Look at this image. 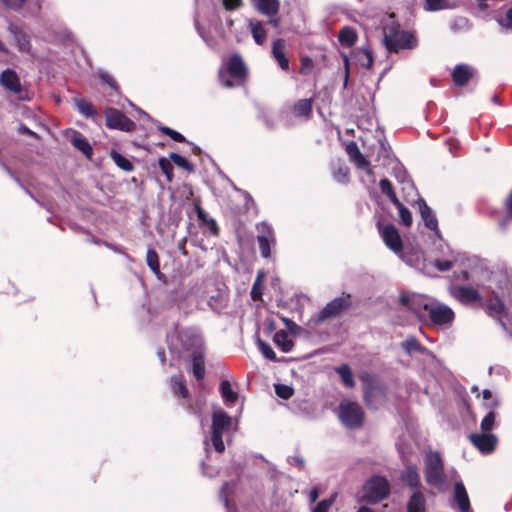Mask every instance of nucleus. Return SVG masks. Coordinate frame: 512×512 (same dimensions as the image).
I'll list each match as a JSON object with an SVG mask.
<instances>
[{
  "mask_svg": "<svg viewBox=\"0 0 512 512\" xmlns=\"http://www.w3.org/2000/svg\"><path fill=\"white\" fill-rule=\"evenodd\" d=\"M424 476L426 483L440 492L449 488L448 474L444 471V463L438 452H427L424 459Z\"/></svg>",
  "mask_w": 512,
  "mask_h": 512,
  "instance_id": "nucleus-1",
  "label": "nucleus"
},
{
  "mask_svg": "<svg viewBox=\"0 0 512 512\" xmlns=\"http://www.w3.org/2000/svg\"><path fill=\"white\" fill-rule=\"evenodd\" d=\"M233 429V419L221 409L214 410L212 413L211 425V444L217 453L225 450L223 437Z\"/></svg>",
  "mask_w": 512,
  "mask_h": 512,
  "instance_id": "nucleus-2",
  "label": "nucleus"
},
{
  "mask_svg": "<svg viewBox=\"0 0 512 512\" xmlns=\"http://www.w3.org/2000/svg\"><path fill=\"white\" fill-rule=\"evenodd\" d=\"M338 417L346 428L356 429L363 424L364 411L357 402L344 399L339 404Z\"/></svg>",
  "mask_w": 512,
  "mask_h": 512,
  "instance_id": "nucleus-3",
  "label": "nucleus"
},
{
  "mask_svg": "<svg viewBox=\"0 0 512 512\" xmlns=\"http://www.w3.org/2000/svg\"><path fill=\"white\" fill-rule=\"evenodd\" d=\"M384 45L390 52H398L401 49H411L415 46V37L406 31L390 27L385 31Z\"/></svg>",
  "mask_w": 512,
  "mask_h": 512,
  "instance_id": "nucleus-4",
  "label": "nucleus"
},
{
  "mask_svg": "<svg viewBox=\"0 0 512 512\" xmlns=\"http://www.w3.org/2000/svg\"><path fill=\"white\" fill-rule=\"evenodd\" d=\"M432 298L416 293H402L400 302L403 306L411 310L419 319H424L428 313V307Z\"/></svg>",
  "mask_w": 512,
  "mask_h": 512,
  "instance_id": "nucleus-5",
  "label": "nucleus"
},
{
  "mask_svg": "<svg viewBox=\"0 0 512 512\" xmlns=\"http://www.w3.org/2000/svg\"><path fill=\"white\" fill-rule=\"evenodd\" d=\"M427 316L434 325L448 327L452 324L455 314L449 306L433 299L428 307Z\"/></svg>",
  "mask_w": 512,
  "mask_h": 512,
  "instance_id": "nucleus-6",
  "label": "nucleus"
},
{
  "mask_svg": "<svg viewBox=\"0 0 512 512\" xmlns=\"http://www.w3.org/2000/svg\"><path fill=\"white\" fill-rule=\"evenodd\" d=\"M365 497L370 503H377L389 494V483L381 476L370 478L364 485Z\"/></svg>",
  "mask_w": 512,
  "mask_h": 512,
  "instance_id": "nucleus-7",
  "label": "nucleus"
},
{
  "mask_svg": "<svg viewBox=\"0 0 512 512\" xmlns=\"http://www.w3.org/2000/svg\"><path fill=\"white\" fill-rule=\"evenodd\" d=\"M351 305L350 296H341L333 299L317 314L316 321L322 322L327 319L339 316Z\"/></svg>",
  "mask_w": 512,
  "mask_h": 512,
  "instance_id": "nucleus-8",
  "label": "nucleus"
},
{
  "mask_svg": "<svg viewBox=\"0 0 512 512\" xmlns=\"http://www.w3.org/2000/svg\"><path fill=\"white\" fill-rule=\"evenodd\" d=\"M256 229L258 231L257 242L261 256L268 258L271 255V245H274L276 242L274 230L265 222L258 224Z\"/></svg>",
  "mask_w": 512,
  "mask_h": 512,
  "instance_id": "nucleus-9",
  "label": "nucleus"
},
{
  "mask_svg": "<svg viewBox=\"0 0 512 512\" xmlns=\"http://www.w3.org/2000/svg\"><path fill=\"white\" fill-rule=\"evenodd\" d=\"M106 125L109 128L126 132H130L135 128L134 122L117 109H109L106 112Z\"/></svg>",
  "mask_w": 512,
  "mask_h": 512,
  "instance_id": "nucleus-10",
  "label": "nucleus"
},
{
  "mask_svg": "<svg viewBox=\"0 0 512 512\" xmlns=\"http://www.w3.org/2000/svg\"><path fill=\"white\" fill-rule=\"evenodd\" d=\"M378 228L386 246L396 254L400 253L402 251V240L397 228L392 224L384 225L382 227L378 225Z\"/></svg>",
  "mask_w": 512,
  "mask_h": 512,
  "instance_id": "nucleus-11",
  "label": "nucleus"
},
{
  "mask_svg": "<svg viewBox=\"0 0 512 512\" xmlns=\"http://www.w3.org/2000/svg\"><path fill=\"white\" fill-rule=\"evenodd\" d=\"M178 338L182 343L185 350H192L194 352H202L203 338L194 330H183L179 332Z\"/></svg>",
  "mask_w": 512,
  "mask_h": 512,
  "instance_id": "nucleus-12",
  "label": "nucleus"
},
{
  "mask_svg": "<svg viewBox=\"0 0 512 512\" xmlns=\"http://www.w3.org/2000/svg\"><path fill=\"white\" fill-rule=\"evenodd\" d=\"M470 440L473 445L483 454H490L493 452L497 443L496 436L487 432H483L481 434H471Z\"/></svg>",
  "mask_w": 512,
  "mask_h": 512,
  "instance_id": "nucleus-13",
  "label": "nucleus"
},
{
  "mask_svg": "<svg viewBox=\"0 0 512 512\" xmlns=\"http://www.w3.org/2000/svg\"><path fill=\"white\" fill-rule=\"evenodd\" d=\"M227 72L237 82H242L247 76V67L239 54H233L227 62Z\"/></svg>",
  "mask_w": 512,
  "mask_h": 512,
  "instance_id": "nucleus-14",
  "label": "nucleus"
},
{
  "mask_svg": "<svg viewBox=\"0 0 512 512\" xmlns=\"http://www.w3.org/2000/svg\"><path fill=\"white\" fill-rule=\"evenodd\" d=\"M10 34L14 37V43L20 52L29 53L31 50L30 37L23 31V29L14 24L13 22L8 23L7 27Z\"/></svg>",
  "mask_w": 512,
  "mask_h": 512,
  "instance_id": "nucleus-15",
  "label": "nucleus"
},
{
  "mask_svg": "<svg viewBox=\"0 0 512 512\" xmlns=\"http://www.w3.org/2000/svg\"><path fill=\"white\" fill-rule=\"evenodd\" d=\"M417 204L419 207L421 218L425 224V226L435 231L436 235H440V232L438 230V221L434 214V212L431 210V208L427 205V203L422 198H418Z\"/></svg>",
  "mask_w": 512,
  "mask_h": 512,
  "instance_id": "nucleus-16",
  "label": "nucleus"
},
{
  "mask_svg": "<svg viewBox=\"0 0 512 512\" xmlns=\"http://www.w3.org/2000/svg\"><path fill=\"white\" fill-rule=\"evenodd\" d=\"M364 400L367 406L377 408L385 402L386 396L382 388L369 385L364 389Z\"/></svg>",
  "mask_w": 512,
  "mask_h": 512,
  "instance_id": "nucleus-17",
  "label": "nucleus"
},
{
  "mask_svg": "<svg viewBox=\"0 0 512 512\" xmlns=\"http://www.w3.org/2000/svg\"><path fill=\"white\" fill-rule=\"evenodd\" d=\"M453 496L460 512H473L471 510L468 494L461 481L455 483Z\"/></svg>",
  "mask_w": 512,
  "mask_h": 512,
  "instance_id": "nucleus-18",
  "label": "nucleus"
},
{
  "mask_svg": "<svg viewBox=\"0 0 512 512\" xmlns=\"http://www.w3.org/2000/svg\"><path fill=\"white\" fill-rule=\"evenodd\" d=\"M451 294L462 303H471L480 299L478 292L472 287L456 286L451 289Z\"/></svg>",
  "mask_w": 512,
  "mask_h": 512,
  "instance_id": "nucleus-19",
  "label": "nucleus"
},
{
  "mask_svg": "<svg viewBox=\"0 0 512 512\" xmlns=\"http://www.w3.org/2000/svg\"><path fill=\"white\" fill-rule=\"evenodd\" d=\"M0 83L9 91L18 94L21 92V84L15 71L7 69L0 75Z\"/></svg>",
  "mask_w": 512,
  "mask_h": 512,
  "instance_id": "nucleus-20",
  "label": "nucleus"
},
{
  "mask_svg": "<svg viewBox=\"0 0 512 512\" xmlns=\"http://www.w3.org/2000/svg\"><path fill=\"white\" fill-rule=\"evenodd\" d=\"M473 74L474 70L472 67L466 64H459L454 68L452 78L456 85L464 86L473 77Z\"/></svg>",
  "mask_w": 512,
  "mask_h": 512,
  "instance_id": "nucleus-21",
  "label": "nucleus"
},
{
  "mask_svg": "<svg viewBox=\"0 0 512 512\" xmlns=\"http://www.w3.org/2000/svg\"><path fill=\"white\" fill-rule=\"evenodd\" d=\"M286 43L283 39H276L272 45V54L282 70L289 69V61L285 55Z\"/></svg>",
  "mask_w": 512,
  "mask_h": 512,
  "instance_id": "nucleus-22",
  "label": "nucleus"
},
{
  "mask_svg": "<svg viewBox=\"0 0 512 512\" xmlns=\"http://www.w3.org/2000/svg\"><path fill=\"white\" fill-rule=\"evenodd\" d=\"M72 145L81 151L87 158H91L93 149L87 139L79 132L74 131L71 137Z\"/></svg>",
  "mask_w": 512,
  "mask_h": 512,
  "instance_id": "nucleus-23",
  "label": "nucleus"
},
{
  "mask_svg": "<svg viewBox=\"0 0 512 512\" xmlns=\"http://www.w3.org/2000/svg\"><path fill=\"white\" fill-rule=\"evenodd\" d=\"M253 5L260 11L262 14L267 16H273L277 14L279 10V1L278 0H251Z\"/></svg>",
  "mask_w": 512,
  "mask_h": 512,
  "instance_id": "nucleus-24",
  "label": "nucleus"
},
{
  "mask_svg": "<svg viewBox=\"0 0 512 512\" xmlns=\"http://www.w3.org/2000/svg\"><path fill=\"white\" fill-rule=\"evenodd\" d=\"M402 479L411 488L418 489L421 486L420 476L417 471V468L414 465H410V466L406 467V469L403 473Z\"/></svg>",
  "mask_w": 512,
  "mask_h": 512,
  "instance_id": "nucleus-25",
  "label": "nucleus"
},
{
  "mask_svg": "<svg viewBox=\"0 0 512 512\" xmlns=\"http://www.w3.org/2000/svg\"><path fill=\"white\" fill-rule=\"evenodd\" d=\"M408 512H425V498L421 491H415L407 505Z\"/></svg>",
  "mask_w": 512,
  "mask_h": 512,
  "instance_id": "nucleus-26",
  "label": "nucleus"
},
{
  "mask_svg": "<svg viewBox=\"0 0 512 512\" xmlns=\"http://www.w3.org/2000/svg\"><path fill=\"white\" fill-rule=\"evenodd\" d=\"M274 343L283 351L289 352L293 347V342L289 338L288 333L285 330H279L274 334Z\"/></svg>",
  "mask_w": 512,
  "mask_h": 512,
  "instance_id": "nucleus-27",
  "label": "nucleus"
},
{
  "mask_svg": "<svg viewBox=\"0 0 512 512\" xmlns=\"http://www.w3.org/2000/svg\"><path fill=\"white\" fill-rule=\"evenodd\" d=\"M338 40L341 43V45L351 47L355 44L357 40L356 31L348 26L343 27L339 32Z\"/></svg>",
  "mask_w": 512,
  "mask_h": 512,
  "instance_id": "nucleus-28",
  "label": "nucleus"
},
{
  "mask_svg": "<svg viewBox=\"0 0 512 512\" xmlns=\"http://www.w3.org/2000/svg\"><path fill=\"white\" fill-rule=\"evenodd\" d=\"M193 374L197 380H202L205 376V365L203 352H194L192 357Z\"/></svg>",
  "mask_w": 512,
  "mask_h": 512,
  "instance_id": "nucleus-29",
  "label": "nucleus"
},
{
  "mask_svg": "<svg viewBox=\"0 0 512 512\" xmlns=\"http://www.w3.org/2000/svg\"><path fill=\"white\" fill-rule=\"evenodd\" d=\"M460 254L456 253L454 251H451L449 253V256L447 259H437L434 262V266L439 271H449L453 265L459 260Z\"/></svg>",
  "mask_w": 512,
  "mask_h": 512,
  "instance_id": "nucleus-30",
  "label": "nucleus"
},
{
  "mask_svg": "<svg viewBox=\"0 0 512 512\" xmlns=\"http://www.w3.org/2000/svg\"><path fill=\"white\" fill-rule=\"evenodd\" d=\"M455 5L450 0H425L424 9L426 11H440L452 9Z\"/></svg>",
  "mask_w": 512,
  "mask_h": 512,
  "instance_id": "nucleus-31",
  "label": "nucleus"
},
{
  "mask_svg": "<svg viewBox=\"0 0 512 512\" xmlns=\"http://www.w3.org/2000/svg\"><path fill=\"white\" fill-rule=\"evenodd\" d=\"M220 393L227 403H235L238 399V393L233 391L228 380H224L220 384Z\"/></svg>",
  "mask_w": 512,
  "mask_h": 512,
  "instance_id": "nucleus-32",
  "label": "nucleus"
},
{
  "mask_svg": "<svg viewBox=\"0 0 512 512\" xmlns=\"http://www.w3.org/2000/svg\"><path fill=\"white\" fill-rule=\"evenodd\" d=\"M355 56L359 64L367 69L373 65L372 52L368 48H362L355 52Z\"/></svg>",
  "mask_w": 512,
  "mask_h": 512,
  "instance_id": "nucleus-33",
  "label": "nucleus"
},
{
  "mask_svg": "<svg viewBox=\"0 0 512 512\" xmlns=\"http://www.w3.org/2000/svg\"><path fill=\"white\" fill-rule=\"evenodd\" d=\"M250 29L255 42L262 45L266 40V31L261 22H251Z\"/></svg>",
  "mask_w": 512,
  "mask_h": 512,
  "instance_id": "nucleus-34",
  "label": "nucleus"
},
{
  "mask_svg": "<svg viewBox=\"0 0 512 512\" xmlns=\"http://www.w3.org/2000/svg\"><path fill=\"white\" fill-rule=\"evenodd\" d=\"M336 372L339 374L345 386L349 388L354 387L355 381L353 378L352 371L348 365H341L340 367L336 368Z\"/></svg>",
  "mask_w": 512,
  "mask_h": 512,
  "instance_id": "nucleus-35",
  "label": "nucleus"
},
{
  "mask_svg": "<svg viewBox=\"0 0 512 512\" xmlns=\"http://www.w3.org/2000/svg\"><path fill=\"white\" fill-rule=\"evenodd\" d=\"M170 386L173 394L177 397L186 398L188 396V390L184 383L178 377H172L170 380Z\"/></svg>",
  "mask_w": 512,
  "mask_h": 512,
  "instance_id": "nucleus-36",
  "label": "nucleus"
},
{
  "mask_svg": "<svg viewBox=\"0 0 512 512\" xmlns=\"http://www.w3.org/2000/svg\"><path fill=\"white\" fill-rule=\"evenodd\" d=\"M294 111L297 116L308 117L312 111V100L302 99L298 101L294 106Z\"/></svg>",
  "mask_w": 512,
  "mask_h": 512,
  "instance_id": "nucleus-37",
  "label": "nucleus"
},
{
  "mask_svg": "<svg viewBox=\"0 0 512 512\" xmlns=\"http://www.w3.org/2000/svg\"><path fill=\"white\" fill-rule=\"evenodd\" d=\"M74 102L79 112L83 114L85 117H92L95 115V110L93 106L85 99L75 98Z\"/></svg>",
  "mask_w": 512,
  "mask_h": 512,
  "instance_id": "nucleus-38",
  "label": "nucleus"
},
{
  "mask_svg": "<svg viewBox=\"0 0 512 512\" xmlns=\"http://www.w3.org/2000/svg\"><path fill=\"white\" fill-rule=\"evenodd\" d=\"M111 158L115 162V164L121 168L124 171H132L133 170V164L128 160L126 157L121 155L120 153L116 151L111 152Z\"/></svg>",
  "mask_w": 512,
  "mask_h": 512,
  "instance_id": "nucleus-39",
  "label": "nucleus"
},
{
  "mask_svg": "<svg viewBox=\"0 0 512 512\" xmlns=\"http://www.w3.org/2000/svg\"><path fill=\"white\" fill-rule=\"evenodd\" d=\"M402 348L408 354H413L415 352H422L423 347L419 343V341L415 337H408L403 343Z\"/></svg>",
  "mask_w": 512,
  "mask_h": 512,
  "instance_id": "nucleus-40",
  "label": "nucleus"
},
{
  "mask_svg": "<svg viewBox=\"0 0 512 512\" xmlns=\"http://www.w3.org/2000/svg\"><path fill=\"white\" fill-rule=\"evenodd\" d=\"M146 261L149 268L158 275L160 273L159 258L155 250L149 249L146 254Z\"/></svg>",
  "mask_w": 512,
  "mask_h": 512,
  "instance_id": "nucleus-41",
  "label": "nucleus"
},
{
  "mask_svg": "<svg viewBox=\"0 0 512 512\" xmlns=\"http://www.w3.org/2000/svg\"><path fill=\"white\" fill-rule=\"evenodd\" d=\"M350 160L353 161L358 168L364 170L368 176L373 175V172L370 168V162L364 157V155L361 152H359Z\"/></svg>",
  "mask_w": 512,
  "mask_h": 512,
  "instance_id": "nucleus-42",
  "label": "nucleus"
},
{
  "mask_svg": "<svg viewBox=\"0 0 512 512\" xmlns=\"http://www.w3.org/2000/svg\"><path fill=\"white\" fill-rule=\"evenodd\" d=\"M350 160L353 161L358 168L364 170L368 176L373 175V172L370 168V162L364 157V155L361 152H359Z\"/></svg>",
  "mask_w": 512,
  "mask_h": 512,
  "instance_id": "nucleus-43",
  "label": "nucleus"
},
{
  "mask_svg": "<svg viewBox=\"0 0 512 512\" xmlns=\"http://www.w3.org/2000/svg\"><path fill=\"white\" fill-rule=\"evenodd\" d=\"M401 185L402 191L405 193L407 201H409V198L413 200V198L418 195L414 183L412 182L411 179L401 180Z\"/></svg>",
  "mask_w": 512,
  "mask_h": 512,
  "instance_id": "nucleus-44",
  "label": "nucleus"
},
{
  "mask_svg": "<svg viewBox=\"0 0 512 512\" xmlns=\"http://www.w3.org/2000/svg\"><path fill=\"white\" fill-rule=\"evenodd\" d=\"M337 498V494H332L328 499L320 501L313 509L312 512H328L331 506L334 504Z\"/></svg>",
  "mask_w": 512,
  "mask_h": 512,
  "instance_id": "nucleus-45",
  "label": "nucleus"
},
{
  "mask_svg": "<svg viewBox=\"0 0 512 512\" xmlns=\"http://www.w3.org/2000/svg\"><path fill=\"white\" fill-rule=\"evenodd\" d=\"M257 346L265 358L272 361L276 360V354L268 343L261 339H258Z\"/></svg>",
  "mask_w": 512,
  "mask_h": 512,
  "instance_id": "nucleus-46",
  "label": "nucleus"
},
{
  "mask_svg": "<svg viewBox=\"0 0 512 512\" xmlns=\"http://www.w3.org/2000/svg\"><path fill=\"white\" fill-rule=\"evenodd\" d=\"M169 157L175 165H177L185 170H188V171L193 170L192 165L189 163V161L185 157H183L177 153H174V152L170 153Z\"/></svg>",
  "mask_w": 512,
  "mask_h": 512,
  "instance_id": "nucleus-47",
  "label": "nucleus"
},
{
  "mask_svg": "<svg viewBox=\"0 0 512 512\" xmlns=\"http://www.w3.org/2000/svg\"><path fill=\"white\" fill-rule=\"evenodd\" d=\"M349 169L345 165H339L337 169L333 171L334 179L339 183H345L348 181Z\"/></svg>",
  "mask_w": 512,
  "mask_h": 512,
  "instance_id": "nucleus-48",
  "label": "nucleus"
},
{
  "mask_svg": "<svg viewBox=\"0 0 512 512\" xmlns=\"http://www.w3.org/2000/svg\"><path fill=\"white\" fill-rule=\"evenodd\" d=\"M263 277V272H259L258 275H257V278L255 279L254 281V284L252 286V289H251V298L254 300V301H257L261 298L262 296V287H261V279Z\"/></svg>",
  "mask_w": 512,
  "mask_h": 512,
  "instance_id": "nucleus-49",
  "label": "nucleus"
},
{
  "mask_svg": "<svg viewBox=\"0 0 512 512\" xmlns=\"http://www.w3.org/2000/svg\"><path fill=\"white\" fill-rule=\"evenodd\" d=\"M159 167L162 170V172L165 174L168 181L172 180V172H173V165L169 161V159L165 157H161L159 159Z\"/></svg>",
  "mask_w": 512,
  "mask_h": 512,
  "instance_id": "nucleus-50",
  "label": "nucleus"
},
{
  "mask_svg": "<svg viewBox=\"0 0 512 512\" xmlns=\"http://www.w3.org/2000/svg\"><path fill=\"white\" fill-rule=\"evenodd\" d=\"M275 393L282 399H289L293 395V389L288 385L276 384Z\"/></svg>",
  "mask_w": 512,
  "mask_h": 512,
  "instance_id": "nucleus-51",
  "label": "nucleus"
},
{
  "mask_svg": "<svg viewBox=\"0 0 512 512\" xmlns=\"http://www.w3.org/2000/svg\"><path fill=\"white\" fill-rule=\"evenodd\" d=\"M495 422V413L490 411L481 421V429L483 432H489L492 430Z\"/></svg>",
  "mask_w": 512,
  "mask_h": 512,
  "instance_id": "nucleus-52",
  "label": "nucleus"
},
{
  "mask_svg": "<svg viewBox=\"0 0 512 512\" xmlns=\"http://www.w3.org/2000/svg\"><path fill=\"white\" fill-rule=\"evenodd\" d=\"M399 212V218L403 225L409 227L412 224V215L411 212L401 204L400 207H397Z\"/></svg>",
  "mask_w": 512,
  "mask_h": 512,
  "instance_id": "nucleus-53",
  "label": "nucleus"
},
{
  "mask_svg": "<svg viewBox=\"0 0 512 512\" xmlns=\"http://www.w3.org/2000/svg\"><path fill=\"white\" fill-rule=\"evenodd\" d=\"M159 130L162 133H164L165 135L171 137L176 142H184L185 141V137L181 133H179L169 127L159 126Z\"/></svg>",
  "mask_w": 512,
  "mask_h": 512,
  "instance_id": "nucleus-54",
  "label": "nucleus"
},
{
  "mask_svg": "<svg viewBox=\"0 0 512 512\" xmlns=\"http://www.w3.org/2000/svg\"><path fill=\"white\" fill-rule=\"evenodd\" d=\"M499 25L509 31H512V7L507 11L506 15L498 19Z\"/></svg>",
  "mask_w": 512,
  "mask_h": 512,
  "instance_id": "nucleus-55",
  "label": "nucleus"
},
{
  "mask_svg": "<svg viewBox=\"0 0 512 512\" xmlns=\"http://www.w3.org/2000/svg\"><path fill=\"white\" fill-rule=\"evenodd\" d=\"M98 76L100 78V80L103 82V83H106L107 85H109L111 88L113 89H116V82L115 80L113 79V77L106 71L104 70H100L98 72Z\"/></svg>",
  "mask_w": 512,
  "mask_h": 512,
  "instance_id": "nucleus-56",
  "label": "nucleus"
},
{
  "mask_svg": "<svg viewBox=\"0 0 512 512\" xmlns=\"http://www.w3.org/2000/svg\"><path fill=\"white\" fill-rule=\"evenodd\" d=\"M223 6L227 11H233L240 8L243 4L242 0H222Z\"/></svg>",
  "mask_w": 512,
  "mask_h": 512,
  "instance_id": "nucleus-57",
  "label": "nucleus"
},
{
  "mask_svg": "<svg viewBox=\"0 0 512 512\" xmlns=\"http://www.w3.org/2000/svg\"><path fill=\"white\" fill-rule=\"evenodd\" d=\"M2 2L9 9L18 10L22 7L25 0H2Z\"/></svg>",
  "mask_w": 512,
  "mask_h": 512,
  "instance_id": "nucleus-58",
  "label": "nucleus"
},
{
  "mask_svg": "<svg viewBox=\"0 0 512 512\" xmlns=\"http://www.w3.org/2000/svg\"><path fill=\"white\" fill-rule=\"evenodd\" d=\"M346 151L350 159L360 152L358 145L354 141H351L350 143L347 144Z\"/></svg>",
  "mask_w": 512,
  "mask_h": 512,
  "instance_id": "nucleus-59",
  "label": "nucleus"
},
{
  "mask_svg": "<svg viewBox=\"0 0 512 512\" xmlns=\"http://www.w3.org/2000/svg\"><path fill=\"white\" fill-rule=\"evenodd\" d=\"M380 189L381 192L385 195L393 191L391 182L386 178L380 181Z\"/></svg>",
  "mask_w": 512,
  "mask_h": 512,
  "instance_id": "nucleus-60",
  "label": "nucleus"
},
{
  "mask_svg": "<svg viewBox=\"0 0 512 512\" xmlns=\"http://www.w3.org/2000/svg\"><path fill=\"white\" fill-rule=\"evenodd\" d=\"M290 463L292 465L299 467L300 469L305 468V461L300 455H295V456L291 457Z\"/></svg>",
  "mask_w": 512,
  "mask_h": 512,
  "instance_id": "nucleus-61",
  "label": "nucleus"
},
{
  "mask_svg": "<svg viewBox=\"0 0 512 512\" xmlns=\"http://www.w3.org/2000/svg\"><path fill=\"white\" fill-rule=\"evenodd\" d=\"M219 78H220L222 85L227 88H232L235 85V83L233 81L224 79V73L222 71L219 72Z\"/></svg>",
  "mask_w": 512,
  "mask_h": 512,
  "instance_id": "nucleus-62",
  "label": "nucleus"
},
{
  "mask_svg": "<svg viewBox=\"0 0 512 512\" xmlns=\"http://www.w3.org/2000/svg\"><path fill=\"white\" fill-rule=\"evenodd\" d=\"M387 196L391 200V202L396 206V208L401 206L402 203L399 201L394 191L388 193Z\"/></svg>",
  "mask_w": 512,
  "mask_h": 512,
  "instance_id": "nucleus-63",
  "label": "nucleus"
},
{
  "mask_svg": "<svg viewBox=\"0 0 512 512\" xmlns=\"http://www.w3.org/2000/svg\"><path fill=\"white\" fill-rule=\"evenodd\" d=\"M319 497V492H318V489L317 488H313L310 492H309V501L310 503H314L317 501Z\"/></svg>",
  "mask_w": 512,
  "mask_h": 512,
  "instance_id": "nucleus-64",
  "label": "nucleus"
}]
</instances>
